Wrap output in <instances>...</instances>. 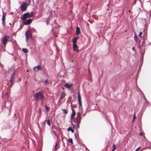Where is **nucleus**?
<instances>
[{"mask_svg":"<svg viewBox=\"0 0 151 151\" xmlns=\"http://www.w3.org/2000/svg\"><path fill=\"white\" fill-rule=\"evenodd\" d=\"M49 83V82H48V80L47 79H46V80H45V84H48Z\"/></svg>","mask_w":151,"mask_h":151,"instance_id":"2f4dec72","label":"nucleus"},{"mask_svg":"<svg viewBox=\"0 0 151 151\" xmlns=\"http://www.w3.org/2000/svg\"><path fill=\"white\" fill-rule=\"evenodd\" d=\"M47 124L48 125L50 126V120L49 119L47 121Z\"/></svg>","mask_w":151,"mask_h":151,"instance_id":"393cba45","label":"nucleus"},{"mask_svg":"<svg viewBox=\"0 0 151 151\" xmlns=\"http://www.w3.org/2000/svg\"><path fill=\"white\" fill-rule=\"evenodd\" d=\"M72 112L71 115V124H72L73 119L74 118L76 114V113L74 110L73 108H72Z\"/></svg>","mask_w":151,"mask_h":151,"instance_id":"9b49d317","label":"nucleus"},{"mask_svg":"<svg viewBox=\"0 0 151 151\" xmlns=\"http://www.w3.org/2000/svg\"><path fill=\"white\" fill-rule=\"evenodd\" d=\"M46 23L47 25H48L49 24V19H47L46 20Z\"/></svg>","mask_w":151,"mask_h":151,"instance_id":"7c9ffc66","label":"nucleus"},{"mask_svg":"<svg viewBox=\"0 0 151 151\" xmlns=\"http://www.w3.org/2000/svg\"><path fill=\"white\" fill-rule=\"evenodd\" d=\"M65 95V94L63 92H62L61 95L60 96V100H62L63 98L64 97Z\"/></svg>","mask_w":151,"mask_h":151,"instance_id":"2eb2a0df","label":"nucleus"},{"mask_svg":"<svg viewBox=\"0 0 151 151\" xmlns=\"http://www.w3.org/2000/svg\"><path fill=\"white\" fill-rule=\"evenodd\" d=\"M146 107L147 106H143L141 109V111L142 112H143L145 110L146 108Z\"/></svg>","mask_w":151,"mask_h":151,"instance_id":"f3484780","label":"nucleus"},{"mask_svg":"<svg viewBox=\"0 0 151 151\" xmlns=\"http://www.w3.org/2000/svg\"><path fill=\"white\" fill-rule=\"evenodd\" d=\"M22 50L23 52L25 53H27L28 52V49L25 48H23L22 49Z\"/></svg>","mask_w":151,"mask_h":151,"instance_id":"aec40b11","label":"nucleus"},{"mask_svg":"<svg viewBox=\"0 0 151 151\" xmlns=\"http://www.w3.org/2000/svg\"><path fill=\"white\" fill-rule=\"evenodd\" d=\"M107 5L108 6L109 5V4H107Z\"/></svg>","mask_w":151,"mask_h":151,"instance_id":"603ef678","label":"nucleus"},{"mask_svg":"<svg viewBox=\"0 0 151 151\" xmlns=\"http://www.w3.org/2000/svg\"><path fill=\"white\" fill-rule=\"evenodd\" d=\"M144 54H145V51H144V52L143 53L142 55V56H141V60H142V59L143 60V56H144Z\"/></svg>","mask_w":151,"mask_h":151,"instance_id":"cd10ccee","label":"nucleus"},{"mask_svg":"<svg viewBox=\"0 0 151 151\" xmlns=\"http://www.w3.org/2000/svg\"><path fill=\"white\" fill-rule=\"evenodd\" d=\"M71 124L73 125V127L75 129L76 128L75 125L74 124H73L72 122V124Z\"/></svg>","mask_w":151,"mask_h":151,"instance_id":"e433bc0d","label":"nucleus"},{"mask_svg":"<svg viewBox=\"0 0 151 151\" xmlns=\"http://www.w3.org/2000/svg\"><path fill=\"white\" fill-rule=\"evenodd\" d=\"M146 101H147V102H148L147 100H146Z\"/></svg>","mask_w":151,"mask_h":151,"instance_id":"6e6d98bb","label":"nucleus"},{"mask_svg":"<svg viewBox=\"0 0 151 151\" xmlns=\"http://www.w3.org/2000/svg\"><path fill=\"white\" fill-rule=\"evenodd\" d=\"M132 49L133 50V51H135V47H133L132 48Z\"/></svg>","mask_w":151,"mask_h":151,"instance_id":"4c0bfd02","label":"nucleus"},{"mask_svg":"<svg viewBox=\"0 0 151 151\" xmlns=\"http://www.w3.org/2000/svg\"><path fill=\"white\" fill-rule=\"evenodd\" d=\"M151 44V42L150 43H149V44Z\"/></svg>","mask_w":151,"mask_h":151,"instance_id":"3c124183","label":"nucleus"},{"mask_svg":"<svg viewBox=\"0 0 151 151\" xmlns=\"http://www.w3.org/2000/svg\"><path fill=\"white\" fill-rule=\"evenodd\" d=\"M143 60H140V65H139V68H140V67H141L142 65V64H143Z\"/></svg>","mask_w":151,"mask_h":151,"instance_id":"b1692460","label":"nucleus"},{"mask_svg":"<svg viewBox=\"0 0 151 151\" xmlns=\"http://www.w3.org/2000/svg\"><path fill=\"white\" fill-rule=\"evenodd\" d=\"M75 137L76 138V139H77V141L78 142V141H79V139H77V138L76 136V134H75Z\"/></svg>","mask_w":151,"mask_h":151,"instance_id":"37998d69","label":"nucleus"},{"mask_svg":"<svg viewBox=\"0 0 151 151\" xmlns=\"http://www.w3.org/2000/svg\"><path fill=\"white\" fill-rule=\"evenodd\" d=\"M136 118V117L135 116V114H134L133 115V122H134V119Z\"/></svg>","mask_w":151,"mask_h":151,"instance_id":"c756f323","label":"nucleus"},{"mask_svg":"<svg viewBox=\"0 0 151 151\" xmlns=\"http://www.w3.org/2000/svg\"><path fill=\"white\" fill-rule=\"evenodd\" d=\"M134 40L136 41H137V36H135L134 37Z\"/></svg>","mask_w":151,"mask_h":151,"instance_id":"c85d7f7f","label":"nucleus"},{"mask_svg":"<svg viewBox=\"0 0 151 151\" xmlns=\"http://www.w3.org/2000/svg\"><path fill=\"white\" fill-rule=\"evenodd\" d=\"M32 21V20L31 19H29L27 20L24 21V24L25 25H27L30 24Z\"/></svg>","mask_w":151,"mask_h":151,"instance_id":"f8f14e48","label":"nucleus"},{"mask_svg":"<svg viewBox=\"0 0 151 151\" xmlns=\"http://www.w3.org/2000/svg\"><path fill=\"white\" fill-rule=\"evenodd\" d=\"M68 142H72V138L68 139Z\"/></svg>","mask_w":151,"mask_h":151,"instance_id":"72a5a7b5","label":"nucleus"},{"mask_svg":"<svg viewBox=\"0 0 151 151\" xmlns=\"http://www.w3.org/2000/svg\"><path fill=\"white\" fill-rule=\"evenodd\" d=\"M25 35L26 36V41L28 40V37H31L32 36V34L30 30H28L25 33Z\"/></svg>","mask_w":151,"mask_h":151,"instance_id":"6e6552de","label":"nucleus"},{"mask_svg":"<svg viewBox=\"0 0 151 151\" xmlns=\"http://www.w3.org/2000/svg\"><path fill=\"white\" fill-rule=\"evenodd\" d=\"M29 4L26 3V2H24L20 6L21 9L22 11H24L26 10Z\"/></svg>","mask_w":151,"mask_h":151,"instance_id":"7ed1b4c3","label":"nucleus"},{"mask_svg":"<svg viewBox=\"0 0 151 151\" xmlns=\"http://www.w3.org/2000/svg\"><path fill=\"white\" fill-rule=\"evenodd\" d=\"M147 38V37H145V39H146Z\"/></svg>","mask_w":151,"mask_h":151,"instance_id":"5fc2aeb1","label":"nucleus"},{"mask_svg":"<svg viewBox=\"0 0 151 151\" xmlns=\"http://www.w3.org/2000/svg\"><path fill=\"white\" fill-rule=\"evenodd\" d=\"M34 70L35 71H37L38 70H40L42 69V68L40 65H38L37 66L34 67L33 68Z\"/></svg>","mask_w":151,"mask_h":151,"instance_id":"ddd939ff","label":"nucleus"},{"mask_svg":"<svg viewBox=\"0 0 151 151\" xmlns=\"http://www.w3.org/2000/svg\"><path fill=\"white\" fill-rule=\"evenodd\" d=\"M82 119V117L81 116V114L79 113H77V117L74 119L73 122L75 124H77V129H78L80 127L79 124L81 122V121Z\"/></svg>","mask_w":151,"mask_h":151,"instance_id":"f03ea898","label":"nucleus"},{"mask_svg":"<svg viewBox=\"0 0 151 151\" xmlns=\"http://www.w3.org/2000/svg\"><path fill=\"white\" fill-rule=\"evenodd\" d=\"M72 41L73 42V44H76V43L77 42V40H76L75 38L74 37L72 39Z\"/></svg>","mask_w":151,"mask_h":151,"instance_id":"412c9836","label":"nucleus"},{"mask_svg":"<svg viewBox=\"0 0 151 151\" xmlns=\"http://www.w3.org/2000/svg\"><path fill=\"white\" fill-rule=\"evenodd\" d=\"M34 30L35 32H36V31L35 29H34Z\"/></svg>","mask_w":151,"mask_h":151,"instance_id":"de8ad7c7","label":"nucleus"},{"mask_svg":"<svg viewBox=\"0 0 151 151\" xmlns=\"http://www.w3.org/2000/svg\"><path fill=\"white\" fill-rule=\"evenodd\" d=\"M68 131H71L72 133L73 132L74 129L71 127H69L67 129Z\"/></svg>","mask_w":151,"mask_h":151,"instance_id":"6ab92c4d","label":"nucleus"},{"mask_svg":"<svg viewBox=\"0 0 151 151\" xmlns=\"http://www.w3.org/2000/svg\"><path fill=\"white\" fill-rule=\"evenodd\" d=\"M129 11L130 12V10H129Z\"/></svg>","mask_w":151,"mask_h":151,"instance_id":"13d9d810","label":"nucleus"},{"mask_svg":"<svg viewBox=\"0 0 151 151\" xmlns=\"http://www.w3.org/2000/svg\"><path fill=\"white\" fill-rule=\"evenodd\" d=\"M32 17V15L30 14V13L27 12L25 13L23 15V17L21 18L23 20H25L27 18H30Z\"/></svg>","mask_w":151,"mask_h":151,"instance_id":"20e7f679","label":"nucleus"},{"mask_svg":"<svg viewBox=\"0 0 151 151\" xmlns=\"http://www.w3.org/2000/svg\"><path fill=\"white\" fill-rule=\"evenodd\" d=\"M10 140H12V139H11ZM9 141H10V139L9 140Z\"/></svg>","mask_w":151,"mask_h":151,"instance_id":"4d7b16f0","label":"nucleus"},{"mask_svg":"<svg viewBox=\"0 0 151 151\" xmlns=\"http://www.w3.org/2000/svg\"><path fill=\"white\" fill-rule=\"evenodd\" d=\"M85 149H86V150H88V151H89V150L88 149V148L86 147H85Z\"/></svg>","mask_w":151,"mask_h":151,"instance_id":"c03bdc74","label":"nucleus"},{"mask_svg":"<svg viewBox=\"0 0 151 151\" xmlns=\"http://www.w3.org/2000/svg\"><path fill=\"white\" fill-rule=\"evenodd\" d=\"M116 147V145L114 144H113V149L112 150V151H114V150L115 149Z\"/></svg>","mask_w":151,"mask_h":151,"instance_id":"5701e85b","label":"nucleus"},{"mask_svg":"<svg viewBox=\"0 0 151 151\" xmlns=\"http://www.w3.org/2000/svg\"><path fill=\"white\" fill-rule=\"evenodd\" d=\"M73 85L72 83L69 84L68 83H66L64 85V86L68 88H70Z\"/></svg>","mask_w":151,"mask_h":151,"instance_id":"4468645a","label":"nucleus"},{"mask_svg":"<svg viewBox=\"0 0 151 151\" xmlns=\"http://www.w3.org/2000/svg\"><path fill=\"white\" fill-rule=\"evenodd\" d=\"M70 142L72 144H73V142Z\"/></svg>","mask_w":151,"mask_h":151,"instance_id":"8fccbe9b","label":"nucleus"},{"mask_svg":"<svg viewBox=\"0 0 151 151\" xmlns=\"http://www.w3.org/2000/svg\"><path fill=\"white\" fill-rule=\"evenodd\" d=\"M139 134L141 136H142V135H143V133L142 132H140Z\"/></svg>","mask_w":151,"mask_h":151,"instance_id":"ea45409f","label":"nucleus"},{"mask_svg":"<svg viewBox=\"0 0 151 151\" xmlns=\"http://www.w3.org/2000/svg\"><path fill=\"white\" fill-rule=\"evenodd\" d=\"M63 144H64V142H63Z\"/></svg>","mask_w":151,"mask_h":151,"instance_id":"864d4df0","label":"nucleus"},{"mask_svg":"<svg viewBox=\"0 0 151 151\" xmlns=\"http://www.w3.org/2000/svg\"><path fill=\"white\" fill-rule=\"evenodd\" d=\"M62 88L63 90H64V88L63 87H62Z\"/></svg>","mask_w":151,"mask_h":151,"instance_id":"49530a36","label":"nucleus"},{"mask_svg":"<svg viewBox=\"0 0 151 151\" xmlns=\"http://www.w3.org/2000/svg\"><path fill=\"white\" fill-rule=\"evenodd\" d=\"M73 50L77 52H78L79 50L78 49V45L76 44H73Z\"/></svg>","mask_w":151,"mask_h":151,"instance_id":"9d476101","label":"nucleus"},{"mask_svg":"<svg viewBox=\"0 0 151 151\" xmlns=\"http://www.w3.org/2000/svg\"><path fill=\"white\" fill-rule=\"evenodd\" d=\"M85 114H85H85H83V116H85Z\"/></svg>","mask_w":151,"mask_h":151,"instance_id":"09e8293b","label":"nucleus"},{"mask_svg":"<svg viewBox=\"0 0 151 151\" xmlns=\"http://www.w3.org/2000/svg\"><path fill=\"white\" fill-rule=\"evenodd\" d=\"M45 108L47 110V111H48L50 109L49 107H47V105H45Z\"/></svg>","mask_w":151,"mask_h":151,"instance_id":"bb28decb","label":"nucleus"},{"mask_svg":"<svg viewBox=\"0 0 151 151\" xmlns=\"http://www.w3.org/2000/svg\"><path fill=\"white\" fill-rule=\"evenodd\" d=\"M140 148V147H139L135 151H138Z\"/></svg>","mask_w":151,"mask_h":151,"instance_id":"58836bf2","label":"nucleus"},{"mask_svg":"<svg viewBox=\"0 0 151 151\" xmlns=\"http://www.w3.org/2000/svg\"><path fill=\"white\" fill-rule=\"evenodd\" d=\"M15 74L13 73L11 76V77L9 80V82L10 83V87H12L14 84V79L15 78L14 77Z\"/></svg>","mask_w":151,"mask_h":151,"instance_id":"39448f33","label":"nucleus"},{"mask_svg":"<svg viewBox=\"0 0 151 151\" xmlns=\"http://www.w3.org/2000/svg\"><path fill=\"white\" fill-rule=\"evenodd\" d=\"M34 96L35 100L37 101L42 100L44 98L43 93L41 91L36 93L34 94Z\"/></svg>","mask_w":151,"mask_h":151,"instance_id":"f257e3e1","label":"nucleus"},{"mask_svg":"<svg viewBox=\"0 0 151 151\" xmlns=\"http://www.w3.org/2000/svg\"><path fill=\"white\" fill-rule=\"evenodd\" d=\"M74 37L76 39V40H77L78 38V37Z\"/></svg>","mask_w":151,"mask_h":151,"instance_id":"79ce46f5","label":"nucleus"},{"mask_svg":"<svg viewBox=\"0 0 151 151\" xmlns=\"http://www.w3.org/2000/svg\"><path fill=\"white\" fill-rule=\"evenodd\" d=\"M76 33L77 35H79L80 33V28L78 27H77L76 28Z\"/></svg>","mask_w":151,"mask_h":151,"instance_id":"dca6fc26","label":"nucleus"},{"mask_svg":"<svg viewBox=\"0 0 151 151\" xmlns=\"http://www.w3.org/2000/svg\"><path fill=\"white\" fill-rule=\"evenodd\" d=\"M62 110L65 114H66L68 113V111L67 110H66L65 109H62Z\"/></svg>","mask_w":151,"mask_h":151,"instance_id":"4be33fe9","label":"nucleus"},{"mask_svg":"<svg viewBox=\"0 0 151 151\" xmlns=\"http://www.w3.org/2000/svg\"><path fill=\"white\" fill-rule=\"evenodd\" d=\"M30 14L32 15V17L33 16V12H32L31 13H30Z\"/></svg>","mask_w":151,"mask_h":151,"instance_id":"c9c22d12","label":"nucleus"},{"mask_svg":"<svg viewBox=\"0 0 151 151\" xmlns=\"http://www.w3.org/2000/svg\"><path fill=\"white\" fill-rule=\"evenodd\" d=\"M145 40H143L142 42V44H144L145 43Z\"/></svg>","mask_w":151,"mask_h":151,"instance_id":"f704fd0d","label":"nucleus"},{"mask_svg":"<svg viewBox=\"0 0 151 151\" xmlns=\"http://www.w3.org/2000/svg\"><path fill=\"white\" fill-rule=\"evenodd\" d=\"M26 1L27 3H28L27 4H29V5L30 4L31 2V0H26Z\"/></svg>","mask_w":151,"mask_h":151,"instance_id":"a878e982","label":"nucleus"},{"mask_svg":"<svg viewBox=\"0 0 151 151\" xmlns=\"http://www.w3.org/2000/svg\"><path fill=\"white\" fill-rule=\"evenodd\" d=\"M62 100H60V99H59L58 100V103H60L61 102V101Z\"/></svg>","mask_w":151,"mask_h":151,"instance_id":"a19ab883","label":"nucleus"},{"mask_svg":"<svg viewBox=\"0 0 151 151\" xmlns=\"http://www.w3.org/2000/svg\"><path fill=\"white\" fill-rule=\"evenodd\" d=\"M59 147V146L58 145V143H56L54 146V150H56Z\"/></svg>","mask_w":151,"mask_h":151,"instance_id":"a211bd4d","label":"nucleus"},{"mask_svg":"<svg viewBox=\"0 0 151 151\" xmlns=\"http://www.w3.org/2000/svg\"><path fill=\"white\" fill-rule=\"evenodd\" d=\"M137 0H135L134 2V4H135Z\"/></svg>","mask_w":151,"mask_h":151,"instance_id":"a18cd8bd","label":"nucleus"},{"mask_svg":"<svg viewBox=\"0 0 151 151\" xmlns=\"http://www.w3.org/2000/svg\"><path fill=\"white\" fill-rule=\"evenodd\" d=\"M78 99L79 106L81 107V108L82 109L81 97L79 92H78Z\"/></svg>","mask_w":151,"mask_h":151,"instance_id":"1a4fd4ad","label":"nucleus"},{"mask_svg":"<svg viewBox=\"0 0 151 151\" xmlns=\"http://www.w3.org/2000/svg\"><path fill=\"white\" fill-rule=\"evenodd\" d=\"M6 14L4 12V11H3V14L2 16V24L3 26L4 27L6 26V23L5 22V21L6 19Z\"/></svg>","mask_w":151,"mask_h":151,"instance_id":"0eeeda50","label":"nucleus"},{"mask_svg":"<svg viewBox=\"0 0 151 151\" xmlns=\"http://www.w3.org/2000/svg\"><path fill=\"white\" fill-rule=\"evenodd\" d=\"M142 32H139V34L138 36L140 37H141L142 35Z\"/></svg>","mask_w":151,"mask_h":151,"instance_id":"473e14b6","label":"nucleus"},{"mask_svg":"<svg viewBox=\"0 0 151 151\" xmlns=\"http://www.w3.org/2000/svg\"><path fill=\"white\" fill-rule=\"evenodd\" d=\"M9 39V37L8 36L5 35L2 38L3 44L4 45H6Z\"/></svg>","mask_w":151,"mask_h":151,"instance_id":"423d86ee","label":"nucleus"}]
</instances>
